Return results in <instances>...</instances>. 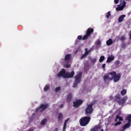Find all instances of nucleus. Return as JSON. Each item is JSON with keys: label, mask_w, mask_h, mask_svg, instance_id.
Here are the masks:
<instances>
[{"label": "nucleus", "mask_w": 131, "mask_h": 131, "mask_svg": "<svg viewBox=\"0 0 131 131\" xmlns=\"http://www.w3.org/2000/svg\"><path fill=\"white\" fill-rule=\"evenodd\" d=\"M105 66H106V64L103 63V64H102V68L104 69V68H105Z\"/></svg>", "instance_id": "41"}, {"label": "nucleus", "mask_w": 131, "mask_h": 131, "mask_svg": "<svg viewBox=\"0 0 131 131\" xmlns=\"http://www.w3.org/2000/svg\"><path fill=\"white\" fill-rule=\"evenodd\" d=\"M61 90V86H57L55 88V91L56 93H58L59 91Z\"/></svg>", "instance_id": "32"}, {"label": "nucleus", "mask_w": 131, "mask_h": 131, "mask_svg": "<svg viewBox=\"0 0 131 131\" xmlns=\"http://www.w3.org/2000/svg\"><path fill=\"white\" fill-rule=\"evenodd\" d=\"M125 120H127L128 122L131 123V114L126 117Z\"/></svg>", "instance_id": "25"}, {"label": "nucleus", "mask_w": 131, "mask_h": 131, "mask_svg": "<svg viewBox=\"0 0 131 131\" xmlns=\"http://www.w3.org/2000/svg\"><path fill=\"white\" fill-rule=\"evenodd\" d=\"M58 128H55L54 130V131H58Z\"/></svg>", "instance_id": "44"}, {"label": "nucleus", "mask_w": 131, "mask_h": 131, "mask_svg": "<svg viewBox=\"0 0 131 131\" xmlns=\"http://www.w3.org/2000/svg\"><path fill=\"white\" fill-rule=\"evenodd\" d=\"M117 6L118 7L116 8V11H122V10H123V8H125V6H122L119 5H118Z\"/></svg>", "instance_id": "16"}, {"label": "nucleus", "mask_w": 131, "mask_h": 131, "mask_svg": "<svg viewBox=\"0 0 131 131\" xmlns=\"http://www.w3.org/2000/svg\"><path fill=\"white\" fill-rule=\"evenodd\" d=\"M71 100H72V94H70L67 96V102L68 103H70V102H71Z\"/></svg>", "instance_id": "15"}, {"label": "nucleus", "mask_w": 131, "mask_h": 131, "mask_svg": "<svg viewBox=\"0 0 131 131\" xmlns=\"http://www.w3.org/2000/svg\"><path fill=\"white\" fill-rule=\"evenodd\" d=\"M96 43L97 46H101V41H100V40H98L96 41Z\"/></svg>", "instance_id": "33"}, {"label": "nucleus", "mask_w": 131, "mask_h": 131, "mask_svg": "<svg viewBox=\"0 0 131 131\" xmlns=\"http://www.w3.org/2000/svg\"><path fill=\"white\" fill-rule=\"evenodd\" d=\"M86 56V54H83V55H82L81 57H80V59H84V58H85V56Z\"/></svg>", "instance_id": "37"}, {"label": "nucleus", "mask_w": 131, "mask_h": 131, "mask_svg": "<svg viewBox=\"0 0 131 131\" xmlns=\"http://www.w3.org/2000/svg\"><path fill=\"white\" fill-rule=\"evenodd\" d=\"M126 2L124 0H120V4L119 5L125 7Z\"/></svg>", "instance_id": "20"}, {"label": "nucleus", "mask_w": 131, "mask_h": 131, "mask_svg": "<svg viewBox=\"0 0 131 131\" xmlns=\"http://www.w3.org/2000/svg\"><path fill=\"white\" fill-rule=\"evenodd\" d=\"M78 43V40H76V43Z\"/></svg>", "instance_id": "45"}, {"label": "nucleus", "mask_w": 131, "mask_h": 131, "mask_svg": "<svg viewBox=\"0 0 131 131\" xmlns=\"http://www.w3.org/2000/svg\"><path fill=\"white\" fill-rule=\"evenodd\" d=\"M71 59V54H68L66 55L64 57V61L67 62V63H69L70 62V60Z\"/></svg>", "instance_id": "11"}, {"label": "nucleus", "mask_w": 131, "mask_h": 131, "mask_svg": "<svg viewBox=\"0 0 131 131\" xmlns=\"http://www.w3.org/2000/svg\"><path fill=\"white\" fill-rule=\"evenodd\" d=\"M65 67L67 68H70V67H71V65L68 64V63L67 62V64H66L65 65Z\"/></svg>", "instance_id": "38"}, {"label": "nucleus", "mask_w": 131, "mask_h": 131, "mask_svg": "<svg viewBox=\"0 0 131 131\" xmlns=\"http://www.w3.org/2000/svg\"><path fill=\"white\" fill-rule=\"evenodd\" d=\"M130 39L131 40V34H130Z\"/></svg>", "instance_id": "46"}, {"label": "nucleus", "mask_w": 131, "mask_h": 131, "mask_svg": "<svg viewBox=\"0 0 131 131\" xmlns=\"http://www.w3.org/2000/svg\"><path fill=\"white\" fill-rule=\"evenodd\" d=\"M114 3L115 4H117L119 3V0H114Z\"/></svg>", "instance_id": "39"}, {"label": "nucleus", "mask_w": 131, "mask_h": 131, "mask_svg": "<svg viewBox=\"0 0 131 131\" xmlns=\"http://www.w3.org/2000/svg\"><path fill=\"white\" fill-rule=\"evenodd\" d=\"M104 60H105V56H101L100 57V59H99V62L100 63H102V62L104 61Z\"/></svg>", "instance_id": "28"}, {"label": "nucleus", "mask_w": 131, "mask_h": 131, "mask_svg": "<svg viewBox=\"0 0 131 131\" xmlns=\"http://www.w3.org/2000/svg\"><path fill=\"white\" fill-rule=\"evenodd\" d=\"M80 83L79 82H78V81L75 80V81L74 82L73 86L74 88H77V85H78V83Z\"/></svg>", "instance_id": "29"}, {"label": "nucleus", "mask_w": 131, "mask_h": 131, "mask_svg": "<svg viewBox=\"0 0 131 131\" xmlns=\"http://www.w3.org/2000/svg\"><path fill=\"white\" fill-rule=\"evenodd\" d=\"M81 77H82V73H79L75 76V81H78V82H80V81H81Z\"/></svg>", "instance_id": "9"}, {"label": "nucleus", "mask_w": 131, "mask_h": 131, "mask_svg": "<svg viewBox=\"0 0 131 131\" xmlns=\"http://www.w3.org/2000/svg\"><path fill=\"white\" fill-rule=\"evenodd\" d=\"M75 74V73L73 71H72L70 73V72H67L66 70L64 69H62L58 73H57V76L58 77H62L64 79L72 78L74 76Z\"/></svg>", "instance_id": "2"}, {"label": "nucleus", "mask_w": 131, "mask_h": 131, "mask_svg": "<svg viewBox=\"0 0 131 131\" xmlns=\"http://www.w3.org/2000/svg\"><path fill=\"white\" fill-rule=\"evenodd\" d=\"M115 64L116 66H118V65H119V64H120V61L119 60H117L115 62Z\"/></svg>", "instance_id": "35"}, {"label": "nucleus", "mask_w": 131, "mask_h": 131, "mask_svg": "<svg viewBox=\"0 0 131 131\" xmlns=\"http://www.w3.org/2000/svg\"><path fill=\"white\" fill-rule=\"evenodd\" d=\"M63 118V114L62 113H59L57 117L58 121H62Z\"/></svg>", "instance_id": "17"}, {"label": "nucleus", "mask_w": 131, "mask_h": 131, "mask_svg": "<svg viewBox=\"0 0 131 131\" xmlns=\"http://www.w3.org/2000/svg\"><path fill=\"white\" fill-rule=\"evenodd\" d=\"M91 62V64H93V65L95 64V63H96V62L97 61V58H90L89 59Z\"/></svg>", "instance_id": "23"}, {"label": "nucleus", "mask_w": 131, "mask_h": 131, "mask_svg": "<svg viewBox=\"0 0 131 131\" xmlns=\"http://www.w3.org/2000/svg\"><path fill=\"white\" fill-rule=\"evenodd\" d=\"M48 107H49L48 104H41L39 107L36 108L35 112H38V111H40V112H43Z\"/></svg>", "instance_id": "6"}, {"label": "nucleus", "mask_w": 131, "mask_h": 131, "mask_svg": "<svg viewBox=\"0 0 131 131\" xmlns=\"http://www.w3.org/2000/svg\"><path fill=\"white\" fill-rule=\"evenodd\" d=\"M91 52V50H88V48L85 49V53L84 54H85L86 56L87 55H89V53Z\"/></svg>", "instance_id": "31"}, {"label": "nucleus", "mask_w": 131, "mask_h": 131, "mask_svg": "<svg viewBox=\"0 0 131 131\" xmlns=\"http://www.w3.org/2000/svg\"><path fill=\"white\" fill-rule=\"evenodd\" d=\"M131 125V123H129L128 122V123L125 124L123 127V130L122 131H124L125 129H126V128H129L130 127Z\"/></svg>", "instance_id": "13"}, {"label": "nucleus", "mask_w": 131, "mask_h": 131, "mask_svg": "<svg viewBox=\"0 0 131 131\" xmlns=\"http://www.w3.org/2000/svg\"><path fill=\"white\" fill-rule=\"evenodd\" d=\"M120 40L121 41H124L125 40V37L124 36H123L121 37Z\"/></svg>", "instance_id": "34"}, {"label": "nucleus", "mask_w": 131, "mask_h": 131, "mask_svg": "<svg viewBox=\"0 0 131 131\" xmlns=\"http://www.w3.org/2000/svg\"><path fill=\"white\" fill-rule=\"evenodd\" d=\"M107 46H111V45H113V41H112V39L110 38L106 42Z\"/></svg>", "instance_id": "19"}, {"label": "nucleus", "mask_w": 131, "mask_h": 131, "mask_svg": "<svg viewBox=\"0 0 131 131\" xmlns=\"http://www.w3.org/2000/svg\"><path fill=\"white\" fill-rule=\"evenodd\" d=\"M91 121V117L85 116L81 117L79 120V123L81 126H86Z\"/></svg>", "instance_id": "4"}, {"label": "nucleus", "mask_w": 131, "mask_h": 131, "mask_svg": "<svg viewBox=\"0 0 131 131\" xmlns=\"http://www.w3.org/2000/svg\"><path fill=\"white\" fill-rule=\"evenodd\" d=\"M84 65H85V66H90V63L89 60H87L85 62Z\"/></svg>", "instance_id": "36"}, {"label": "nucleus", "mask_w": 131, "mask_h": 131, "mask_svg": "<svg viewBox=\"0 0 131 131\" xmlns=\"http://www.w3.org/2000/svg\"><path fill=\"white\" fill-rule=\"evenodd\" d=\"M101 127L100 126H96L95 127L92 128L91 129V131H98V128H100Z\"/></svg>", "instance_id": "27"}, {"label": "nucleus", "mask_w": 131, "mask_h": 131, "mask_svg": "<svg viewBox=\"0 0 131 131\" xmlns=\"http://www.w3.org/2000/svg\"><path fill=\"white\" fill-rule=\"evenodd\" d=\"M127 90L126 89H123L121 91V96H125L126 95L127 93Z\"/></svg>", "instance_id": "22"}, {"label": "nucleus", "mask_w": 131, "mask_h": 131, "mask_svg": "<svg viewBox=\"0 0 131 131\" xmlns=\"http://www.w3.org/2000/svg\"><path fill=\"white\" fill-rule=\"evenodd\" d=\"M33 130H34V129L31 128L28 129V131H33Z\"/></svg>", "instance_id": "42"}, {"label": "nucleus", "mask_w": 131, "mask_h": 131, "mask_svg": "<svg viewBox=\"0 0 131 131\" xmlns=\"http://www.w3.org/2000/svg\"><path fill=\"white\" fill-rule=\"evenodd\" d=\"M45 92H47V91H49L50 90V84H47L45 85L43 88Z\"/></svg>", "instance_id": "24"}, {"label": "nucleus", "mask_w": 131, "mask_h": 131, "mask_svg": "<svg viewBox=\"0 0 131 131\" xmlns=\"http://www.w3.org/2000/svg\"><path fill=\"white\" fill-rule=\"evenodd\" d=\"M120 78H121V74H117L115 71L108 73L107 75H105L103 76L104 82H106L107 79L108 80H113V79L114 82H117V81L120 80Z\"/></svg>", "instance_id": "1"}, {"label": "nucleus", "mask_w": 131, "mask_h": 131, "mask_svg": "<svg viewBox=\"0 0 131 131\" xmlns=\"http://www.w3.org/2000/svg\"><path fill=\"white\" fill-rule=\"evenodd\" d=\"M117 119H119V122H117L115 124V126H117V125H120L121 124V122L120 121H123V118L120 117L119 115H117Z\"/></svg>", "instance_id": "10"}, {"label": "nucleus", "mask_w": 131, "mask_h": 131, "mask_svg": "<svg viewBox=\"0 0 131 131\" xmlns=\"http://www.w3.org/2000/svg\"><path fill=\"white\" fill-rule=\"evenodd\" d=\"M82 103H83L82 100H76L75 101L73 102V106L76 108H79V107H80V105L82 104Z\"/></svg>", "instance_id": "7"}, {"label": "nucleus", "mask_w": 131, "mask_h": 131, "mask_svg": "<svg viewBox=\"0 0 131 131\" xmlns=\"http://www.w3.org/2000/svg\"><path fill=\"white\" fill-rule=\"evenodd\" d=\"M70 118H68L64 122L63 126V130L62 131H66V128H67V122L69 121Z\"/></svg>", "instance_id": "14"}, {"label": "nucleus", "mask_w": 131, "mask_h": 131, "mask_svg": "<svg viewBox=\"0 0 131 131\" xmlns=\"http://www.w3.org/2000/svg\"><path fill=\"white\" fill-rule=\"evenodd\" d=\"M115 59L114 55L111 54L110 56L107 57L106 63H111Z\"/></svg>", "instance_id": "12"}, {"label": "nucleus", "mask_w": 131, "mask_h": 131, "mask_svg": "<svg viewBox=\"0 0 131 131\" xmlns=\"http://www.w3.org/2000/svg\"><path fill=\"white\" fill-rule=\"evenodd\" d=\"M92 33H94V29L89 28L86 31V34L83 37L81 35L78 36L77 39L79 40H81V39L82 40H86V39H89L91 37Z\"/></svg>", "instance_id": "3"}, {"label": "nucleus", "mask_w": 131, "mask_h": 131, "mask_svg": "<svg viewBox=\"0 0 131 131\" xmlns=\"http://www.w3.org/2000/svg\"><path fill=\"white\" fill-rule=\"evenodd\" d=\"M124 18H125V15L123 14L122 15H121L118 19V22L120 23V22H122L123 21V19H124Z\"/></svg>", "instance_id": "18"}, {"label": "nucleus", "mask_w": 131, "mask_h": 131, "mask_svg": "<svg viewBox=\"0 0 131 131\" xmlns=\"http://www.w3.org/2000/svg\"><path fill=\"white\" fill-rule=\"evenodd\" d=\"M117 116H116V119H115V122H117Z\"/></svg>", "instance_id": "43"}, {"label": "nucleus", "mask_w": 131, "mask_h": 131, "mask_svg": "<svg viewBox=\"0 0 131 131\" xmlns=\"http://www.w3.org/2000/svg\"><path fill=\"white\" fill-rule=\"evenodd\" d=\"M47 121H48V119H44L41 121V125H45L46 123H47Z\"/></svg>", "instance_id": "26"}, {"label": "nucleus", "mask_w": 131, "mask_h": 131, "mask_svg": "<svg viewBox=\"0 0 131 131\" xmlns=\"http://www.w3.org/2000/svg\"><path fill=\"white\" fill-rule=\"evenodd\" d=\"M121 98V97L120 96V94H117L115 96V101L116 102H117L120 100V98Z\"/></svg>", "instance_id": "21"}, {"label": "nucleus", "mask_w": 131, "mask_h": 131, "mask_svg": "<svg viewBox=\"0 0 131 131\" xmlns=\"http://www.w3.org/2000/svg\"><path fill=\"white\" fill-rule=\"evenodd\" d=\"M127 99V96H124L122 98V99H120L117 103L121 106H124V104L126 103V100Z\"/></svg>", "instance_id": "8"}, {"label": "nucleus", "mask_w": 131, "mask_h": 131, "mask_svg": "<svg viewBox=\"0 0 131 131\" xmlns=\"http://www.w3.org/2000/svg\"><path fill=\"white\" fill-rule=\"evenodd\" d=\"M111 16V11H108L106 13V18L107 19H109V17Z\"/></svg>", "instance_id": "30"}, {"label": "nucleus", "mask_w": 131, "mask_h": 131, "mask_svg": "<svg viewBox=\"0 0 131 131\" xmlns=\"http://www.w3.org/2000/svg\"><path fill=\"white\" fill-rule=\"evenodd\" d=\"M93 106H94V102L88 105L87 107H86L85 110V114H86L87 116H90L91 114H93V112H94Z\"/></svg>", "instance_id": "5"}, {"label": "nucleus", "mask_w": 131, "mask_h": 131, "mask_svg": "<svg viewBox=\"0 0 131 131\" xmlns=\"http://www.w3.org/2000/svg\"><path fill=\"white\" fill-rule=\"evenodd\" d=\"M59 107H60V108H63L64 107V104H60Z\"/></svg>", "instance_id": "40"}]
</instances>
